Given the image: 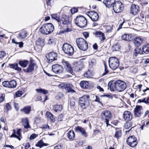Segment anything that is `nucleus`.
<instances>
[{
	"label": "nucleus",
	"instance_id": "f257e3e1",
	"mask_svg": "<svg viewBox=\"0 0 149 149\" xmlns=\"http://www.w3.org/2000/svg\"><path fill=\"white\" fill-rule=\"evenodd\" d=\"M54 29L53 25L49 23L44 24L40 28V30L41 33L48 35L52 32Z\"/></svg>",
	"mask_w": 149,
	"mask_h": 149
},
{
	"label": "nucleus",
	"instance_id": "f03ea898",
	"mask_svg": "<svg viewBox=\"0 0 149 149\" xmlns=\"http://www.w3.org/2000/svg\"><path fill=\"white\" fill-rule=\"evenodd\" d=\"M59 23H60V24L62 23L63 24L66 25L65 27H66L67 29H65L63 32H68L72 31L71 25L70 22L69 21V17L68 16L63 15L61 19H60Z\"/></svg>",
	"mask_w": 149,
	"mask_h": 149
},
{
	"label": "nucleus",
	"instance_id": "7ed1b4c3",
	"mask_svg": "<svg viewBox=\"0 0 149 149\" xmlns=\"http://www.w3.org/2000/svg\"><path fill=\"white\" fill-rule=\"evenodd\" d=\"M100 117L102 120L106 124L107 127L110 125L109 124V120L111 119L112 117V115L110 111L106 110L103 111L100 115Z\"/></svg>",
	"mask_w": 149,
	"mask_h": 149
},
{
	"label": "nucleus",
	"instance_id": "20e7f679",
	"mask_svg": "<svg viewBox=\"0 0 149 149\" xmlns=\"http://www.w3.org/2000/svg\"><path fill=\"white\" fill-rule=\"evenodd\" d=\"M76 42L79 49L85 51L88 48V44L86 40L82 38H78L76 39Z\"/></svg>",
	"mask_w": 149,
	"mask_h": 149
},
{
	"label": "nucleus",
	"instance_id": "39448f33",
	"mask_svg": "<svg viewBox=\"0 0 149 149\" xmlns=\"http://www.w3.org/2000/svg\"><path fill=\"white\" fill-rule=\"evenodd\" d=\"M75 23L80 28H84L87 25V21L82 16H77L75 19Z\"/></svg>",
	"mask_w": 149,
	"mask_h": 149
},
{
	"label": "nucleus",
	"instance_id": "423d86ee",
	"mask_svg": "<svg viewBox=\"0 0 149 149\" xmlns=\"http://www.w3.org/2000/svg\"><path fill=\"white\" fill-rule=\"evenodd\" d=\"M89 96L88 95H84L79 98V103L82 108L85 109L89 106Z\"/></svg>",
	"mask_w": 149,
	"mask_h": 149
},
{
	"label": "nucleus",
	"instance_id": "0eeeda50",
	"mask_svg": "<svg viewBox=\"0 0 149 149\" xmlns=\"http://www.w3.org/2000/svg\"><path fill=\"white\" fill-rule=\"evenodd\" d=\"M109 67L113 70H116L119 65L118 58L115 57H111L109 58Z\"/></svg>",
	"mask_w": 149,
	"mask_h": 149
},
{
	"label": "nucleus",
	"instance_id": "6e6552de",
	"mask_svg": "<svg viewBox=\"0 0 149 149\" xmlns=\"http://www.w3.org/2000/svg\"><path fill=\"white\" fill-rule=\"evenodd\" d=\"M62 49L65 53L69 56H72L74 54L73 48L71 45L68 43L64 44L62 47Z\"/></svg>",
	"mask_w": 149,
	"mask_h": 149
},
{
	"label": "nucleus",
	"instance_id": "1a4fd4ad",
	"mask_svg": "<svg viewBox=\"0 0 149 149\" xmlns=\"http://www.w3.org/2000/svg\"><path fill=\"white\" fill-rule=\"evenodd\" d=\"M114 12L116 13L121 12L123 9V6L122 3L119 1H116L113 5Z\"/></svg>",
	"mask_w": 149,
	"mask_h": 149
},
{
	"label": "nucleus",
	"instance_id": "9d476101",
	"mask_svg": "<svg viewBox=\"0 0 149 149\" xmlns=\"http://www.w3.org/2000/svg\"><path fill=\"white\" fill-rule=\"evenodd\" d=\"M2 85L3 87L10 88H14L16 87L17 83L16 81L12 80L10 81H5L2 82Z\"/></svg>",
	"mask_w": 149,
	"mask_h": 149
},
{
	"label": "nucleus",
	"instance_id": "9b49d317",
	"mask_svg": "<svg viewBox=\"0 0 149 149\" xmlns=\"http://www.w3.org/2000/svg\"><path fill=\"white\" fill-rule=\"evenodd\" d=\"M127 142L128 145L132 147L136 146L137 143L136 138L134 136H129L127 139Z\"/></svg>",
	"mask_w": 149,
	"mask_h": 149
},
{
	"label": "nucleus",
	"instance_id": "f8f14e48",
	"mask_svg": "<svg viewBox=\"0 0 149 149\" xmlns=\"http://www.w3.org/2000/svg\"><path fill=\"white\" fill-rule=\"evenodd\" d=\"M117 91L119 92H122L126 88V83L124 81L120 80H118L116 81Z\"/></svg>",
	"mask_w": 149,
	"mask_h": 149
},
{
	"label": "nucleus",
	"instance_id": "ddd939ff",
	"mask_svg": "<svg viewBox=\"0 0 149 149\" xmlns=\"http://www.w3.org/2000/svg\"><path fill=\"white\" fill-rule=\"evenodd\" d=\"M61 63L63 66L66 69L67 72L72 75L73 74V70L71 66V65L69 62L66 60L63 59L62 60Z\"/></svg>",
	"mask_w": 149,
	"mask_h": 149
},
{
	"label": "nucleus",
	"instance_id": "4468645a",
	"mask_svg": "<svg viewBox=\"0 0 149 149\" xmlns=\"http://www.w3.org/2000/svg\"><path fill=\"white\" fill-rule=\"evenodd\" d=\"M57 54L54 52H51L47 54L46 56L47 61L50 63L56 60L57 58Z\"/></svg>",
	"mask_w": 149,
	"mask_h": 149
},
{
	"label": "nucleus",
	"instance_id": "2eb2a0df",
	"mask_svg": "<svg viewBox=\"0 0 149 149\" xmlns=\"http://www.w3.org/2000/svg\"><path fill=\"white\" fill-rule=\"evenodd\" d=\"M134 115L136 117H140L143 113L142 107L141 106L136 105L134 109Z\"/></svg>",
	"mask_w": 149,
	"mask_h": 149
},
{
	"label": "nucleus",
	"instance_id": "dca6fc26",
	"mask_svg": "<svg viewBox=\"0 0 149 149\" xmlns=\"http://www.w3.org/2000/svg\"><path fill=\"white\" fill-rule=\"evenodd\" d=\"M52 68L53 72L57 74L62 73L63 70V67L57 64L53 65Z\"/></svg>",
	"mask_w": 149,
	"mask_h": 149
},
{
	"label": "nucleus",
	"instance_id": "f3484780",
	"mask_svg": "<svg viewBox=\"0 0 149 149\" xmlns=\"http://www.w3.org/2000/svg\"><path fill=\"white\" fill-rule=\"evenodd\" d=\"M87 15L93 21H97L99 18L98 14L94 11L88 12L86 13Z\"/></svg>",
	"mask_w": 149,
	"mask_h": 149
},
{
	"label": "nucleus",
	"instance_id": "a211bd4d",
	"mask_svg": "<svg viewBox=\"0 0 149 149\" xmlns=\"http://www.w3.org/2000/svg\"><path fill=\"white\" fill-rule=\"evenodd\" d=\"M140 11V8L139 6L134 4H132L130 8V13L133 15H136Z\"/></svg>",
	"mask_w": 149,
	"mask_h": 149
},
{
	"label": "nucleus",
	"instance_id": "6ab92c4d",
	"mask_svg": "<svg viewBox=\"0 0 149 149\" xmlns=\"http://www.w3.org/2000/svg\"><path fill=\"white\" fill-rule=\"evenodd\" d=\"M75 131L77 133H80L81 135L85 137L88 136V133L85 131V129L81 127L78 126L75 129Z\"/></svg>",
	"mask_w": 149,
	"mask_h": 149
},
{
	"label": "nucleus",
	"instance_id": "aec40b11",
	"mask_svg": "<svg viewBox=\"0 0 149 149\" xmlns=\"http://www.w3.org/2000/svg\"><path fill=\"white\" fill-rule=\"evenodd\" d=\"M21 130V129H18L17 131V135L16 134V130H13V133L12 134V135L10 136V137L12 138L13 137H14L15 138H17L19 141L21 139L20 137L21 136V134L20 133V132Z\"/></svg>",
	"mask_w": 149,
	"mask_h": 149
},
{
	"label": "nucleus",
	"instance_id": "412c9836",
	"mask_svg": "<svg viewBox=\"0 0 149 149\" xmlns=\"http://www.w3.org/2000/svg\"><path fill=\"white\" fill-rule=\"evenodd\" d=\"M115 2L116 0H104L103 3L106 7L110 8L112 6Z\"/></svg>",
	"mask_w": 149,
	"mask_h": 149
},
{
	"label": "nucleus",
	"instance_id": "4be33fe9",
	"mask_svg": "<svg viewBox=\"0 0 149 149\" xmlns=\"http://www.w3.org/2000/svg\"><path fill=\"white\" fill-rule=\"evenodd\" d=\"M83 67V65L81 63H76L73 68V70L76 72H79L82 69Z\"/></svg>",
	"mask_w": 149,
	"mask_h": 149
},
{
	"label": "nucleus",
	"instance_id": "5701e85b",
	"mask_svg": "<svg viewBox=\"0 0 149 149\" xmlns=\"http://www.w3.org/2000/svg\"><path fill=\"white\" fill-rule=\"evenodd\" d=\"M36 65V64L33 62V61L31 60V61L30 64L28 68L24 70V71L30 73L32 72L34 69V66Z\"/></svg>",
	"mask_w": 149,
	"mask_h": 149
},
{
	"label": "nucleus",
	"instance_id": "b1692460",
	"mask_svg": "<svg viewBox=\"0 0 149 149\" xmlns=\"http://www.w3.org/2000/svg\"><path fill=\"white\" fill-rule=\"evenodd\" d=\"M123 116L125 120H131L132 118V115L130 112L126 111L124 112Z\"/></svg>",
	"mask_w": 149,
	"mask_h": 149
},
{
	"label": "nucleus",
	"instance_id": "393cba45",
	"mask_svg": "<svg viewBox=\"0 0 149 149\" xmlns=\"http://www.w3.org/2000/svg\"><path fill=\"white\" fill-rule=\"evenodd\" d=\"M122 131L118 128H115V131L114 135L113 136L114 138H116L118 139L119 138L121 137L122 136Z\"/></svg>",
	"mask_w": 149,
	"mask_h": 149
},
{
	"label": "nucleus",
	"instance_id": "a878e982",
	"mask_svg": "<svg viewBox=\"0 0 149 149\" xmlns=\"http://www.w3.org/2000/svg\"><path fill=\"white\" fill-rule=\"evenodd\" d=\"M143 41L141 37H136L134 40V43L137 47L139 46L142 43Z\"/></svg>",
	"mask_w": 149,
	"mask_h": 149
},
{
	"label": "nucleus",
	"instance_id": "bb28decb",
	"mask_svg": "<svg viewBox=\"0 0 149 149\" xmlns=\"http://www.w3.org/2000/svg\"><path fill=\"white\" fill-rule=\"evenodd\" d=\"M22 122L23 125L25 128L28 129L30 127L29 124L28 120L27 118H22Z\"/></svg>",
	"mask_w": 149,
	"mask_h": 149
},
{
	"label": "nucleus",
	"instance_id": "cd10ccee",
	"mask_svg": "<svg viewBox=\"0 0 149 149\" xmlns=\"http://www.w3.org/2000/svg\"><path fill=\"white\" fill-rule=\"evenodd\" d=\"M132 35L131 34H124L122 36V39L123 40L130 41L132 40Z\"/></svg>",
	"mask_w": 149,
	"mask_h": 149
},
{
	"label": "nucleus",
	"instance_id": "c85d7f7f",
	"mask_svg": "<svg viewBox=\"0 0 149 149\" xmlns=\"http://www.w3.org/2000/svg\"><path fill=\"white\" fill-rule=\"evenodd\" d=\"M44 40L41 38H38L36 42V46L42 48L44 45Z\"/></svg>",
	"mask_w": 149,
	"mask_h": 149
},
{
	"label": "nucleus",
	"instance_id": "c756f323",
	"mask_svg": "<svg viewBox=\"0 0 149 149\" xmlns=\"http://www.w3.org/2000/svg\"><path fill=\"white\" fill-rule=\"evenodd\" d=\"M67 136L69 139L71 141L74 140V132L73 130H70L67 133Z\"/></svg>",
	"mask_w": 149,
	"mask_h": 149
},
{
	"label": "nucleus",
	"instance_id": "7c9ffc66",
	"mask_svg": "<svg viewBox=\"0 0 149 149\" xmlns=\"http://www.w3.org/2000/svg\"><path fill=\"white\" fill-rule=\"evenodd\" d=\"M80 85L83 88H87L89 87L88 83L87 81H81L80 83Z\"/></svg>",
	"mask_w": 149,
	"mask_h": 149
},
{
	"label": "nucleus",
	"instance_id": "2f4dec72",
	"mask_svg": "<svg viewBox=\"0 0 149 149\" xmlns=\"http://www.w3.org/2000/svg\"><path fill=\"white\" fill-rule=\"evenodd\" d=\"M10 67L11 68L15 69V70L20 71L21 68L18 67V64L17 63L14 64H9Z\"/></svg>",
	"mask_w": 149,
	"mask_h": 149
},
{
	"label": "nucleus",
	"instance_id": "473e14b6",
	"mask_svg": "<svg viewBox=\"0 0 149 149\" xmlns=\"http://www.w3.org/2000/svg\"><path fill=\"white\" fill-rule=\"evenodd\" d=\"M142 50L145 54L149 53V44H145L142 47Z\"/></svg>",
	"mask_w": 149,
	"mask_h": 149
},
{
	"label": "nucleus",
	"instance_id": "72a5a7b5",
	"mask_svg": "<svg viewBox=\"0 0 149 149\" xmlns=\"http://www.w3.org/2000/svg\"><path fill=\"white\" fill-rule=\"evenodd\" d=\"M31 110V107L30 106H26L21 110L22 111H23L26 114H29Z\"/></svg>",
	"mask_w": 149,
	"mask_h": 149
},
{
	"label": "nucleus",
	"instance_id": "f704fd0d",
	"mask_svg": "<svg viewBox=\"0 0 149 149\" xmlns=\"http://www.w3.org/2000/svg\"><path fill=\"white\" fill-rule=\"evenodd\" d=\"M53 109L56 112H59L62 110V107L61 105L57 104L54 106Z\"/></svg>",
	"mask_w": 149,
	"mask_h": 149
},
{
	"label": "nucleus",
	"instance_id": "c9c22d12",
	"mask_svg": "<svg viewBox=\"0 0 149 149\" xmlns=\"http://www.w3.org/2000/svg\"><path fill=\"white\" fill-rule=\"evenodd\" d=\"M46 115L47 117L49 118L52 122H55V120L53 117L54 116L49 111H47L46 113Z\"/></svg>",
	"mask_w": 149,
	"mask_h": 149
},
{
	"label": "nucleus",
	"instance_id": "e433bc0d",
	"mask_svg": "<svg viewBox=\"0 0 149 149\" xmlns=\"http://www.w3.org/2000/svg\"><path fill=\"white\" fill-rule=\"evenodd\" d=\"M110 90L111 91H114L117 90V87H116V82L111 83L110 86Z\"/></svg>",
	"mask_w": 149,
	"mask_h": 149
},
{
	"label": "nucleus",
	"instance_id": "4c0bfd02",
	"mask_svg": "<svg viewBox=\"0 0 149 149\" xmlns=\"http://www.w3.org/2000/svg\"><path fill=\"white\" fill-rule=\"evenodd\" d=\"M96 35L98 37H99L101 40V41H102L104 40L105 39V37L103 33L101 32H98L96 33Z\"/></svg>",
	"mask_w": 149,
	"mask_h": 149
},
{
	"label": "nucleus",
	"instance_id": "58836bf2",
	"mask_svg": "<svg viewBox=\"0 0 149 149\" xmlns=\"http://www.w3.org/2000/svg\"><path fill=\"white\" fill-rule=\"evenodd\" d=\"M48 145V144L44 143L42 140H40L37 143L36 145V146L39 147L41 148L42 146H47Z\"/></svg>",
	"mask_w": 149,
	"mask_h": 149
},
{
	"label": "nucleus",
	"instance_id": "ea45409f",
	"mask_svg": "<svg viewBox=\"0 0 149 149\" xmlns=\"http://www.w3.org/2000/svg\"><path fill=\"white\" fill-rule=\"evenodd\" d=\"M19 36L21 38H25L27 36V32L25 31H23L19 33Z\"/></svg>",
	"mask_w": 149,
	"mask_h": 149
},
{
	"label": "nucleus",
	"instance_id": "a19ab883",
	"mask_svg": "<svg viewBox=\"0 0 149 149\" xmlns=\"http://www.w3.org/2000/svg\"><path fill=\"white\" fill-rule=\"evenodd\" d=\"M36 91L40 93H42L44 94H46L48 93V91L45 89L42 88L38 89H36Z\"/></svg>",
	"mask_w": 149,
	"mask_h": 149
},
{
	"label": "nucleus",
	"instance_id": "79ce46f5",
	"mask_svg": "<svg viewBox=\"0 0 149 149\" xmlns=\"http://www.w3.org/2000/svg\"><path fill=\"white\" fill-rule=\"evenodd\" d=\"M28 63V61L27 60L20 61L19 63V64L23 67H26Z\"/></svg>",
	"mask_w": 149,
	"mask_h": 149
},
{
	"label": "nucleus",
	"instance_id": "37998d69",
	"mask_svg": "<svg viewBox=\"0 0 149 149\" xmlns=\"http://www.w3.org/2000/svg\"><path fill=\"white\" fill-rule=\"evenodd\" d=\"M52 18L54 19H56L57 21L59 22L60 21V18L58 15L57 14H52L51 15Z\"/></svg>",
	"mask_w": 149,
	"mask_h": 149
},
{
	"label": "nucleus",
	"instance_id": "c03bdc74",
	"mask_svg": "<svg viewBox=\"0 0 149 149\" xmlns=\"http://www.w3.org/2000/svg\"><path fill=\"white\" fill-rule=\"evenodd\" d=\"M56 40V39H54L53 38H49L48 40V43L49 44H54Z\"/></svg>",
	"mask_w": 149,
	"mask_h": 149
},
{
	"label": "nucleus",
	"instance_id": "a18cd8bd",
	"mask_svg": "<svg viewBox=\"0 0 149 149\" xmlns=\"http://www.w3.org/2000/svg\"><path fill=\"white\" fill-rule=\"evenodd\" d=\"M112 29V26L107 25L106 26V30L107 33L111 32Z\"/></svg>",
	"mask_w": 149,
	"mask_h": 149
},
{
	"label": "nucleus",
	"instance_id": "49530a36",
	"mask_svg": "<svg viewBox=\"0 0 149 149\" xmlns=\"http://www.w3.org/2000/svg\"><path fill=\"white\" fill-rule=\"evenodd\" d=\"M142 52L141 49L139 48H136L134 51V54L136 56L139 54H141Z\"/></svg>",
	"mask_w": 149,
	"mask_h": 149
},
{
	"label": "nucleus",
	"instance_id": "de8ad7c7",
	"mask_svg": "<svg viewBox=\"0 0 149 149\" xmlns=\"http://www.w3.org/2000/svg\"><path fill=\"white\" fill-rule=\"evenodd\" d=\"M65 88L66 90V91L68 92H75L74 90L72 89L71 87L70 86H67L66 85V86L65 87Z\"/></svg>",
	"mask_w": 149,
	"mask_h": 149
},
{
	"label": "nucleus",
	"instance_id": "09e8293b",
	"mask_svg": "<svg viewBox=\"0 0 149 149\" xmlns=\"http://www.w3.org/2000/svg\"><path fill=\"white\" fill-rule=\"evenodd\" d=\"M92 75L90 71H88L84 74V76L85 77H89Z\"/></svg>",
	"mask_w": 149,
	"mask_h": 149
},
{
	"label": "nucleus",
	"instance_id": "8fccbe9b",
	"mask_svg": "<svg viewBox=\"0 0 149 149\" xmlns=\"http://www.w3.org/2000/svg\"><path fill=\"white\" fill-rule=\"evenodd\" d=\"M96 63V61L94 59H93L90 60L89 62V65L91 67L93 65H95Z\"/></svg>",
	"mask_w": 149,
	"mask_h": 149
},
{
	"label": "nucleus",
	"instance_id": "3c124183",
	"mask_svg": "<svg viewBox=\"0 0 149 149\" xmlns=\"http://www.w3.org/2000/svg\"><path fill=\"white\" fill-rule=\"evenodd\" d=\"M132 123L130 122L126 123L124 125V127L126 129H128L130 128L132 126Z\"/></svg>",
	"mask_w": 149,
	"mask_h": 149
},
{
	"label": "nucleus",
	"instance_id": "603ef678",
	"mask_svg": "<svg viewBox=\"0 0 149 149\" xmlns=\"http://www.w3.org/2000/svg\"><path fill=\"white\" fill-rule=\"evenodd\" d=\"M113 49L115 51H118L120 48L118 44L114 45L113 47Z\"/></svg>",
	"mask_w": 149,
	"mask_h": 149
},
{
	"label": "nucleus",
	"instance_id": "864d4df0",
	"mask_svg": "<svg viewBox=\"0 0 149 149\" xmlns=\"http://www.w3.org/2000/svg\"><path fill=\"white\" fill-rule=\"evenodd\" d=\"M6 108L7 111H8L11 109V107L9 103H7L6 105Z\"/></svg>",
	"mask_w": 149,
	"mask_h": 149
},
{
	"label": "nucleus",
	"instance_id": "5fc2aeb1",
	"mask_svg": "<svg viewBox=\"0 0 149 149\" xmlns=\"http://www.w3.org/2000/svg\"><path fill=\"white\" fill-rule=\"evenodd\" d=\"M104 65L105 67L104 72L102 75L103 76H104L106 75L109 72L108 70L107 69L106 65L105 63H104Z\"/></svg>",
	"mask_w": 149,
	"mask_h": 149
},
{
	"label": "nucleus",
	"instance_id": "6e6d98bb",
	"mask_svg": "<svg viewBox=\"0 0 149 149\" xmlns=\"http://www.w3.org/2000/svg\"><path fill=\"white\" fill-rule=\"evenodd\" d=\"M93 98L95 99V101L98 102L99 103H101L100 101V98L97 95H95L94 96Z\"/></svg>",
	"mask_w": 149,
	"mask_h": 149
},
{
	"label": "nucleus",
	"instance_id": "4d7b16f0",
	"mask_svg": "<svg viewBox=\"0 0 149 149\" xmlns=\"http://www.w3.org/2000/svg\"><path fill=\"white\" fill-rule=\"evenodd\" d=\"M78 11V9L76 8H73L70 10V11L72 14H74L77 12Z\"/></svg>",
	"mask_w": 149,
	"mask_h": 149
},
{
	"label": "nucleus",
	"instance_id": "13d9d810",
	"mask_svg": "<svg viewBox=\"0 0 149 149\" xmlns=\"http://www.w3.org/2000/svg\"><path fill=\"white\" fill-rule=\"evenodd\" d=\"M66 86V84L63 83H61L58 86L59 88H65Z\"/></svg>",
	"mask_w": 149,
	"mask_h": 149
},
{
	"label": "nucleus",
	"instance_id": "bf43d9fd",
	"mask_svg": "<svg viewBox=\"0 0 149 149\" xmlns=\"http://www.w3.org/2000/svg\"><path fill=\"white\" fill-rule=\"evenodd\" d=\"M5 95L4 94H2L0 96V103L3 101L5 100Z\"/></svg>",
	"mask_w": 149,
	"mask_h": 149
},
{
	"label": "nucleus",
	"instance_id": "052dcab7",
	"mask_svg": "<svg viewBox=\"0 0 149 149\" xmlns=\"http://www.w3.org/2000/svg\"><path fill=\"white\" fill-rule=\"evenodd\" d=\"M6 55V53L4 51H0V58H3Z\"/></svg>",
	"mask_w": 149,
	"mask_h": 149
},
{
	"label": "nucleus",
	"instance_id": "680f3d73",
	"mask_svg": "<svg viewBox=\"0 0 149 149\" xmlns=\"http://www.w3.org/2000/svg\"><path fill=\"white\" fill-rule=\"evenodd\" d=\"M38 135L35 134H32L30 136V140H33Z\"/></svg>",
	"mask_w": 149,
	"mask_h": 149
},
{
	"label": "nucleus",
	"instance_id": "e2e57ef3",
	"mask_svg": "<svg viewBox=\"0 0 149 149\" xmlns=\"http://www.w3.org/2000/svg\"><path fill=\"white\" fill-rule=\"evenodd\" d=\"M63 94L61 93H59L56 96V97L57 99H59L63 97Z\"/></svg>",
	"mask_w": 149,
	"mask_h": 149
},
{
	"label": "nucleus",
	"instance_id": "0e129e2a",
	"mask_svg": "<svg viewBox=\"0 0 149 149\" xmlns=\"http://www.w3.org/2000/svg\"><path fill=\"white\" fill-rule=\"evenodd\" d=\"M22 94V92L21 91H18L16 93V95L17 97H19L21 96Z\"/></svg>",
	"mask_w": 149,
	"mask_h": 149
},
{
	"label": "nucleus",
	"instance_id": "69168bd1",
	"mask_svg": "<svg viewBox=\"0 0 149 149\" xmlns=\"http://www.w3.org/2000/svg\"><path fill=\"white\" fill-rule=\"evenodd\" d=\"M49 126L47 124H44L43 125L42 127V128L43 129H46L47 128H49Z\"/></svg>",
	"mask_w": 149,
	"mask_h": 149
},
{
	"label": "nucleus",
	"instance_id": "338daca9",
	"mask_svg": "<svg viewBox=\"0 0 149 149\" xmlns=\"http://www.w3.org/2000/svg\"><path fill=\"white\" fill-rule=\"evenodd\" d=\"M97 88L99 90L100 92H102L104 91L103 89L100 86H97Z\"/></svg>",
	"mask_w": 149,
	"mask_h": 149
},
{
	"label": "nucleus",
	"instance_id": "774afa93",
	"mask_svg": "<svg viewBox=\"0 0 149 149\" xmlns=\"http://www.w3.org/2000/svg\"><path fill=\"white\" fill-rule=\"evenodd\" d=\"M63 118V115L62 114L60 115L58 118V120L59 121H61Z\"/></svg>",
	"mask_w": 149,
	"mask_h": 149
}]
</instances>
